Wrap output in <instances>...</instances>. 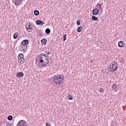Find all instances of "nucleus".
Here are the masks:
<instances>
[{"label":"nucleus","mask_w":126,"mask_h":126,"mask_svg":"<svg viewBox=\"0 0 126 126\" xmlns=\"http://www.w3.org/2000/svg\"><path fill=\"white\" fill-rule=\"evenodd\" d=\"M36 63H38L39 64L41 63H49V58L46 56V54L41 53L36 57Z\"/></svg>","instance_id":"1"},{"label":"nucleus","mask_w":126,"mask_h":126,"mask_svg":"<svg viewBox=\"0 0 126 126\" xmlns=\"http://www.w3.org/2000/svg\"><path fill=\"white\" fill-rule=\"evenodd\" d=\"M53 82L56 84L58 85H61L63 83V80H64V78H62V76L57 74V75H55L53 78Z\"/></svg>","instance_id":"2"},{"label":"nucleus","mask_w":126,"mask_h":126,"mask_svg":"<svg viewBox=\"0 0 126 126\" xmlns=\"http://www.w3.org/2000/svg\"><path fill=\"white\" fill-rule=\"evenodd\" d=\"M112 64H110L108 67L109 71H115L118 69V63L116 62V63L114 61L112 62Z\"/></svg>","instance_id":"3"},{"label":"nucleus","mask_w":126,"mask_h":126,"mask_svg":"<svg viewBox=\"0 0 126 126\" xmlns=\"http://www.w3.org/2000/svg\"><path fill=\"white\" fill-rule=\"evenodd\" d=\"M18 62L20 63V64H23L25 62V59H24V55L22 53H20L18 55Z\"/></svg>","instance_id":"4"},{"label":"nucleus","mask_w":126,"mask_h":126,"mask_svg":"<svg viewBox=\"0 0 126 126\" xmlns=\"http://www.w3.org/2000/svg\"><path fill=\"white\" fill-rule=\"evenodd\" d=\"M27 122L25 121L21 120L18 122L17 126H27Z\"/></svg>","instance_id":"5"},{"label":"nucleus","mask_w":126,"mask_h":126,"mask_svg":"<svg viewBox=\"0 0 126 126\" xmlns=\"http://www.w3.org/2000/svg\"><path fill=\"white\" fill-rule=\"evenodd\" d=\"M13 1L15 2L14 4L15 5L17 6H19L20 4H22V2H23V0H13Z\"/></svg>","instance_id":"6"},{"label":"nucleus","mask_w":126,"mask_h":126,"mask_svg":"<svg viewBox=\"0 0 126 126\" xmlns=\"http://www.w3.org/2000/svg\"><path fill=\"white\" fill-rule=\"evenodd\" d=\"M93 15H98V14H99V9H98L97 8H95V9H94L93 10Z\"/></svg>","instance_id":"7"},{"label":"nucleus","mask_w":126,"mask_h":126,"mask_svg":"<svg viewBox=\"0 0 126 126\" xmlns=\"http://www.w3.org/2000/svg\"><path fill=\"white\" fill-rule=\"evenodd\" d=\"M126 46V43L123 41H120L118 42V46L120 48H123V47H125Z\"/></svg>","instance_id":"8"},{"label":"nucleus","mask_w":126,"mask_h":126,"mask_svg":"<svg viewBox=\"0 0 126 126\" xmlns=\"http://www.w3.org/2000/svg\"><path fill=\"white\" fill-rule=\"evenodd\" d=\"M29 44V40L28 39H25L21 42V45H27Z\"/></svg>","instance_id":"9"},{"label":"nucleus","mask_w":126,"mask_h":126,"mask_svg":"<svg viewBox=\"0 0 126 126\" xmlns=\"http://www.w3.org/2000/svg\"><path fill=\"white\" fill-rule=\"evenodd\" d=\"M24 75V74L23 73V72H19V73H17L16 74V76H17V77H23Z\"/></svg>","instance_id":"10"},{"label":"nucleus","mask_w":126,"mask_h":126,"mask_svg":"<svg viewBox=\"0 0 126 126\" xmlns=\"http://www.w3.org/2000/svg\"><path fill=\"white\" fill-rule=\"evenodd\" d=\"M36 24L37 25H43V24H45V22L41 20H37L36 21Z\"/></svg>","instance_id":"11"},{"label":"nucleus","mask_w":126,"mask_h":126,"mask_svg":"<svg viewBox=\"0 0 126 126\" xmlns=\"http://www.w3.org/2000/svg\"><path fill=\"white\" fill-rule=\"evenodd\" d=\"M26 28L27 29V31H28V32H32L33 29H32V28H31L30 27V25H28V27L27 26H26Z\"/></svg>","instance_id":"12"},{"label":"nucleus","mask_w":126,"mask_h":126,"mask_svg":"<svg viewBox=\"0 0 126 126\" xmlns=\"http://www.w3.org/2000/svg\"><path fill=\"white\" fill-rule=\"evenodd\" d=\"M21 47L23 52H26V51H27V49H28L27 45H24L22 44Z\"/></svg>","instance_id":"13"},{"label":"nucleus","mask_w":126,"mask_h":126,"mask_svg":"<svg viewBox=\"0 0 126 126\" xmlns=\"http://www.w3.org/2000/svg\"><path fill=\"white\" fill-rule=\"evenodd\" d=\"M92 20H94V21H99V19L98 18V17L95 16H93L92 17Z\"/></svg>","instance_id":"14"},{"label":"nucleus","mask_w":126,"mask_h":126,"mask_svg":"<svg viewBox=\"0 0 126 126\" xmlns=\"http://www.w3.org/2000/svg\"><path fill=\"white\" fill-rule=\"evenodd\" d=\"M42 45H46L47 44V39L46 38H44L41 40Z\"/></svg>","instance_id":"15"},{"label":"nucleus","mask_w":126,"mask_h":126,"mask_svg":"<svg viewBox=\"0 0 126 126\" xmlns=\"http://www.w3.org/2000/svg\"><path fill=\"white\" fill-rule=\"evenodd\" d=\"M33 13L35 16H38V15L40 14V12H39V10H35L34 11Z\"/></svg>","instance_id":"16"},{"label":"nucleus","mask_w":126,"mask_h":126,"mask_svg":"<svg viewBox=\"0 0 126 126\" xmlns=\"http://www.w3.org/2000/svg\"><path fill=\"white\" fill-rule=\"evenodd\" d=\"M45 33L46 34H50L51 33V30L49 28H47L45 30Z\"/></svg>","instance_id":"17"},{"label":"nucleus","mask_w":126,"mask_h":126,"mask_svg":"<svg viewBox=\"0 0 126 126\" xmlns=\"http://www.w3.org/2000/svg\"><path fill=\"white\" fill-rule=\"evenodd\" d=\"M17 37H18V32H15L13 34V38L14 39H17Z\"/></svg>","instance_id":"18"},{"label":"nucleus","mask_w":126,"mask_h":126,"mask_svg":"<svg viewBox=\"0 0 126 126\" xmlns=\"http://www.w3.org/2000/svg\"><path fill=\"white\" fill-rule=\"evenodd\" d=\"M117 88H118V87H117V85H116V84H114L112 86V90L113 91H115L116 89H117Z\"/></svg>","instance_id":"19"},{"label":"nucleus","mask_w":126,"mask_h":126,"mask_svg":"<svg viewBox=\"0 0 126 126\" xmlns=\"http://www.w3.org/2000/svg\"><path fill=\"white\" fill-rule=\"evenodd\" d=\"M13 119V117L11 115H9L7 117V120L8 121H12V119Z\"/></svg>","instance_id":"20"},{"label":"nucleus","mask_w":126,"mask_h":126,"mask_svg":"<svg viewBox=\"0 0 126 126\" xmlns=\"http://www.w3.org/2000/svg\"><path fill=\"white\" fill-rule=\"evenodd\" d=\"M77 32H80L81 31H82V27H79L78 28L77 30Z\"/></svg>","instance_id":"21"},{"label":"nucleus","mask_w":126,"mask_h":126,"mask_svg":"<svg viewBox=\"0 0 126 126\" xmlns=\"http://www.w3.org/2000/svg\"><path fill=\"white\" fill-rule=\"evenodd\" d=\"M96 7L97 8H98V9H101V8L102 7V6H101V5L100 4V3H98L96 5Z\"/></svg>","instance_id":"22"},{"label":"nucleus","mask_w":126,"mask_h":126,"mask_svg":"<svg viewBox=\"0 0 126 126\" xmlns=\"http://www.w3.org/2000/svg\"><path fill=\"white\" fill-rule=\"evenodd\" d=\"M68 100H72L73 99V97L71 95H68Z\"/></svg>","instance_id":"23"},{"label":"nucleus","mask_w":126,"mask_h":126,"mask_svg":"<svg viewBox=\"0 0 126 126\" xmlns=\"http://www.w3.org/2000/svg\"><path fill=\"white\" fill-rule=\"evenodd\" d=\"M42 66H43V67H46V66H48V63H42Z\"/></svg>","instance_id":"24"},{"label":"nucleus","mask_w":126,"mask_h":126,"mask_svg":"<svg viewBox=\"0 0 126 126\" xmlns=\"http://www.w3.org/2000/svg\"><path fill=\"white\" fill-rule=\"evenodd\" d=\"M66 40V34H64L63 37V41L64 42Z\"/></svg>","instance_id":"25"},{"label":"nucleus","mask_w":126,"mask_h":126,"mask_svg":"<svg viewBox=\"0 0 126 126\" xmlns=\"http://www.w3.org/2000/svg\"><path fill=\"white\" fill-rule=\"evenodd\" d=\"M99 89H100V90H99V92H101L102 93H103V92H104V89H103L101 88H100Z\"/></svg>","instance_id":"26"},{"label":"nucleus","mask_w":126,"mask_h":126,"mask_svg":"<svg viewBox=\"0 0 126 126\" xmlns=\"http://www.w3.org/2000/svg\"><path fill=\"white\" fill-rule=\"evenodd\" d=\"M80 20H78L77 21V25H80Z\"/></svg>","instance_id":"27"},{"label":"nucleus","mask_w":126,"mask_h":126,"mask_svg":"<svg viewBox=\"0 0 126 126\" xmlns=\"http://www.w3.org/2000/svg\"><path fill=\"white\" fill-rule=\"evenodd\" d=\"M48 64L47 65L48 66H51V65H52V63H48Z\"/></svg>","instance_id":"28"},{"label":"nucleus","mask_w":126,"mask_h":126,"mask_svg":"<svg viewBox=\"0 0 126 126\" xmlns=\"http://www.w3.org/2000/svg\"><path fill=\"white\" fill-rule=\"evenodd\" d=\"M6 126H12L11 124H8L6 125Z\"/></svg>","instance_id":"29"},{"label":"nucleus","mask_w":126,"mask_h":126,"mask_svg":"<svg viewBox=\"0 0 126 126\" xmlns=\"http://www.w3.org/2000/svg\"><path fill=\"white\" fill-rule=\"evenodd\" d=\"M46 126H51V125L49 124L48 123H46Z\"/></svg>","instance_id":"30"},{"label":"nucleus","mask_w":126,"mask_h":126,"mask_svg":"<svg viewBox=\"0 0 126 126\" xmlns=\"http://www.w3.org/2000/svg\"><path fill=\"white\" fill-rule=\"evenodd\" d=\"M48 55H51V52H47Z\"/></svg>","instance_id":"31"},{"label":"nucleus","mask_w":126,"mask_h":126,"mask_svg":"<svg viewBox=\"0 0 126 126\" xmlns=\"http://www.w3.org/2000/svg\"><path fill=\"white\" fill-rule=\"evenodd\" d=\"M121 60H122V61H125V60H124V58H121Z\"/></svg>","instance_id":"32"},{"label":"nucleus","mask_w":126,"mask_h":126,"mask_svg":"<svg viewBox=\"0 0 126 126\" xmlns=\"http://www.w3.org/2000/svg\"><path fill=\"white\" fill-rule=\"evenodd\" d=\"M100 6H102V5H103V3H101L100 4Z\"/></svg>","instance_id":"33"},{"label":"nucleus","mask_w":126,"mask_h":126,"mask_svg":"<svg viewBox=\"0 0 126 126\" xmlns=\"http://www.w3.org/2000/svg\"><path fill=\"white\" fill-rule=\"evenodd\" d=\"M120 63H123V61H120Z\"/></svg>","instance_id":"34"},{"label":"nucleus","mask_w":126,"mask_h":126,"mask_svg":"<svg viewBox=\"0 0 126 126\" xmlns=\"http://www.w3.org/2000/svg\"><path fill=\"white\" fill-rule=\"evenodd\" d=\"M92 62H93V60H92V61H91V63H92Z\"/></svg>","instance_id":"35"},{"label":"nucleus","mask_w":126,"mask_h":126,"mask_svg":"<svg viewBox=\"0 0 126 126\" xmlns=\"http://www.w3.org/2000/svg\"><path fill=\"white\" fill-rule=\"evenodd\" d=\"M115 67H116V66H114V68H115Z\"/></svg>","instance_id":"36"}]
</instances>
